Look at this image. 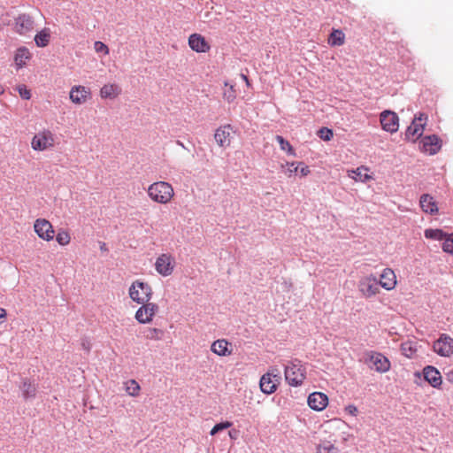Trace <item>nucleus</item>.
<instances>
[{
	"label": "nucleus",
	"instance_id": "obj_1",
	"mask_svg": "<svg viewBox=\"0 0 453 453\" xmlns=\"http://www.w3.org/2000/svg\"><path fill=\"white\" fill-rule=\"evenodd\" d=\"M150 197L159 203H166L173 196L172 186L165 181L151 184L148 188Z\"/></svg>",
	"mask_w": 453,
	"mask_h": 453
},
{
	"label": "nucleus",
	"instance_id": "obj_2",
	"mask_svg": "<svg viewBox=\"0 0 453 453\" xmlns=\"http://www.w3.org/2000/svg\"><path fill=\"white\" fill-rule=\"evenodd\" d=\"M433 350L440 357H450L453 356V338L447 334H441L433 342Z\"/></svg>",
	"mask_w": 453,
	"mask_h": 453
},
{
	"label": "nucleus",
	"instance_id": "obj_3",
	"mask_svg": "<svg viewBox=\"0 0 453 453\" xmlns=\"http://www.w3.org/2000/svg\"><path fill=\"white\" fill-rule=\"evenodd\" d=\"M305 379V369L301 365L291 364L285 367V380L292 387L301 386Z\"/></svg>",
	"mask_w": 453,
	"mask_h": 453
},
{
	"label": "nucleus",
	"instance_id": "obj_4",
	"mask_svg": "<svg viewBox=\"0 0 453 453\" xmlns=\"http://www.w3.org/2000/svg\"><path fill=\"white\" fill-rule=\"evenodd\" d=\"M426 120L427 116L423 113H419L418 117H415L411 126L406 130V138L412 142H415L417 139H418L424 132Z\"/></svg>",
	"mask_w": 453,
	"mask_h": 453
},
{
	"label": "nucleus",
	"instance_id": "obj_5",
	"mask_svg": "<svg viewBox=\"0 0 453 453\" xmlns=\"http://www.w3.org/2000/svg\"><path fill=\"white\" fill-rule=\"evenodd\" d=\"M280 380L281 377L280 374H274L271 372L263 374L259 380L261 391L265 395L273 394L276 391Z\"/></svg>",
	"mask_w": 453,
	"mask_h": 453
},
{
	"label": "nucleus",
	"instance_id": "obj_6",
	"mask_svg": "<svg viewBox=\"0 0 453 453\" xmlns=\"http://www.w3.org/2000/svg\"><path fill=\"white\" fill-rule=\"evenodd\" d=\"M441 148V140L435 134L426 135L419 142V149L423 153L434 155Z\"/></svg>",
	"mask_w": 453,
	"mask_h": 453
},
{
	"label": "nucleus",
	"instance_id": "obj_7",
	"mask_svg": "<svg viewBox=\"0 0 453 453\" xmlns=\"http://www.w3.org/2000/svg\"><path fill=\"white\" fill-rule=\"evenodd\" d=\"M136 311L135 319L141 324H146L152 320L153 316L158 311V305L154 303L145 302Z\"/></svg>",
	"mask_w": 453,
	"mask_h": 453
},
{
	"label": "nucleus",
	"instance_id": "obj_8",
	"mask_svg": "<svg viewBox=\"0 0 453 453\" xmlns=\"http://www.w3.org/2000/svg\"><path fill=\"white\" fill-rule=\"evenodd\" d=\"M35 232L37 235L45 240L50 241L54 237V230L50 222L45 219H38L34 224Z\"/></svg>",
	"mask_w": 453,
	"mask_h": 453
},
{
	"label": "nucleus",
	"instance_id": "obj_9",
	"mask_svg": "<svg viewBox=\"0 0 453 453\" xmlns=\"http://www.w3.org/2000/svg\"><path fill=\"white\" fill-rule=\"evenodd\" d=\"M424 380L434 388H440L442 384V377L437 368L433 365H426L423 368Z\"/></svg>",
	"mask_w": 453,
	"mask_h": 453
},
{
	"label": "nucleus",
	"instance_id": "obj_10",
	"mask_svg": "<svg viewBox=\"0 0 453 453\" xmlns=\"http://www.w3.org/2000/svg\"><path fill=\"white\" fill-rule=\"evenodd\" d=\"M366 363L368 364L370 368L380 372H387L390 367L389 360L380 353H375L371 355L366 359Z\"/></svg>",
	"mask_w": 453,
	"mask_h": 453
},
{
	"label": "nucleus",
	"instance_id": "obj_11",
	"mask_svg": "<svg viewBox=\"0 0 453 453\" xmlns=\"http://www.w3.org/2000/svg\"><path fill=\"white\" fill-rule=\"evenodd\" d=\"M51 146H53V137L49 131L35 134L32 140V148L35 150H44Z\"/></svg>",
	"mask_w": 453,
	"mask_h": 453
},
{
	"label": "nucleus",
	"instance_id": "obj_12",
	"mask_svg": "<svg viewBox=\"0 0 453 453\" xmlns=\"http://www.w3.org/2000/svg\"><path fill=\"white\" fill-rule=\"evenodd\" d=\"M307 403L311 409L319 411L327 406L328 397L322 392H313L308 396Z\"/></svg>",
	"mask_w": 453,
	"mask_h": 453
},
{
	"label": "nucleus",
	"instance_id": "obj_13",
	"mask_svg": "<svg viewBox=\"0 0 453 453\" xmlns=\"http://www.w3.org/2000/svg\"><path fill=\"white\" fill-rule=\"evenodd\" d=\"M380 120L383 130L390 133L396 132V113L395 111H383L380 113Z\"/></svg>",
	"mask_w": 453,
	"mask_h": 453
},
{
	"label": "nucleus",
	"instance_id": "obj_14",
	"mask_svg": "<svg viewBox=\"0 0 453 453\" xmlns=\"http://www.w3.org/2000/svg\"><path fill=\"white\" fill-rule=\"evenodd\" d=\"M155 268L157 272L163 276L171 275L173 271V265L172 263L171 256L167 254L160 255L157 258Z\"/></svg>",
	"mask_w": 453,
	"mask_h": 453
},
{
	"label": "nucleus",
	"instance_id": "obj_15",
	"mask_svg": "<svg viewBox=\"0 0 453 453\" xmlns=\"http://www.w3.org/2000/svg\"><path fill=\"white\" fill-rule=\"evenodd\" d=\"M34 27V20L28 14H20L15 19V31L20 35L31 31Z\"/></svg>",
	"mask_w": 453,
	"mask_h": 453
},
{
	"label": "nucleus",
	"instance_id": "obj_16",
	"mask_svg": "<svg viewBox=\"0 0 453 453\" xmlns=\"http://www.w3.org/2000/svg\"><path fill=\"white\" fill-rule=\"evenodd\" d=\"M189 47L196 52L204 53L210 50V45L203 36L199 34H192L188 38Z\"/></svg>",
	"mask_w": 453,
	"mask_h": 453
},
{
	"label": "nucleus",
	"instance_id": "obj_17",
	"mask_svg": "<svg viewBox=\"0 0 453 453\" xmlns=\"http://www.w3.org/2000/svg\"><path fill=\"white\" fill-rule=\"evenodd\" d=\"M233 127L231 125H225L223 127H219L214 134V138L216 142L220 147H226L230 144V131H232Z\"/></svg>",
	"mask_w": 453,
	"mask_h": 453
},
{
	"label": "nucleus",
	"instance_id": "obj_18",
	"mask_svg": "<svg viewBox=\"0 0 453 453\" xmlns=\"http://www.w3.org/2000/svg\"><path fill=\"white\" fill-rule=\"evenodd\" d=\"M379 286L380 285L375 278H366L360 281L359 290L365 296H372L379 291Z\"/></svg>",
	"mask_w": 453,
	"mask_h": 453
},
{
	"label": "nucleus",
	"instance_id": "obj_19",
	"mask_svg": "<svg viewBox=\"0 0 453 453\" xmlns=\"http://www.w3.org/2000/svg\"><path fill=\"white\" fill-rule=\"evenodd\" d=\"M379 283L382 288L388 290L395 288L396 285V275L395 272L392 269L386 268L380 274Z\"/></svg>",
	"mask_w": 453,
	"mask_h": 453
},
{
	"label": "nucleus",
	"instance_id": "obj_20",
	"mask_svg": "<svg viewBox=\"0 0 453 453\" xmlns=\"http://www.w3.org/2000/svg\"><path fill=\"white\" fill-rule=\"evenodd\" d=\"M420 345L417 341H407L401 344V351L408 358H416L419 356Z\"/></svg>",
	"mask_w": 453,
	"mask_h": 453
},
{
	"label": "nucleus",
	"instance_id": "obj_21",
	"mask_svg": "<svg viewBox=\"0 0 453 453\" xmlns=\"http://www.w3.org/2000/svg\"><path fill=\"white\" fill-rule=\"evenodd\" d=\"M419 203L422 211L426 213L435 214L438 212V206L434 198L428 194L421 196Z\"/></svg>",
	"mask_w": 453,
	"mask_h": 453
},
{
	"label": "nucleus",
	"instance_id": "obj_22",
	"mask_svg": "<svg viewBox=\"0 0 453 453\" xmlns=\"http://www.w3.org/2000/svg\"><path fill=\"white\" fill-rule=\"evenodd\" d=\"M89 95V90L82 86H75L70 91V99L74 104L84 103Z\"/></svg>",
	"mask_w": 453,
	"mask_h": 453
},
{
	"label": "nucleus",
	"instance_id": "obj_23",
	"mask_svg": "<svg viewBox=\"0 0 453 453\" xmlns=\"http://www.w3.org/2000/svg\"><path fill=\"white\" fill-rule=\"evenodd\" d=\"M229 345L230 343L225 339L217 340L211 344V350L219 356L226 357L231 354Z\"/></svg>",
	"mask_w": 453,
	"mask_h": 453
},
{
	"label": "nucleus",
	"instance_id": "obj_24",
	"mask_svg": "<svg viewBox=\"0 0 453 453\" xmlns=\"http://www.w3.org/2000/svg\"><path fill=\"white\" fill-rule=\"evenodd\" d=\"M20 389L25 400L34 399L36 396L37 386L27 379L23 380Z\"/></svg>",
	"mask_w": 453,
	"mask_h": 453
},
{
	"label": "nucleus",
	"instance_id": "obj_25",
	"mask_svg": "<svg viewBox=\"0 0 453 453\" xmlns=\"http://www.w3.org/2000/svg\"><path fill=\"white\" fill-rule=\"evenodd\" d=\"M50 39V31L45 27L39 31L35 36V42L37 47L44 48L48 46Z\"/></svg>",
	"mask_w": 453,
	"mask_h": 453
},
{
	"label": "nucleus",
	"instance_id": "obj_26",
	"mask_svg": "<svg viewBox=\"0 0 453 453\" xmlns=\"http://www.w3.org/2000/svg\"><path fill=\"white\" fill-rule=\"evenodd\" d=\"M30 58V52L26 47L19 48L14 56V60L18 68H22L26 65V60Z\"/></svg>",
	"mask_w": 453,
	"mask_h": 453
},
{
	"label": "nucleus",
	"instance_id": "obj_27",
	"mask_svg": "<svg viewBox=\"0 0 453 453\" xmlns=\"http://www.w3.org/2000/svg\"><path fill=\"white\" fill-rule=\"evenodd\" d=\"M345 42V35L340 29H333L328 37V43L331 46H341Z\"/></svg>",
	"mask_w": 453,
	"mask_h": 453
},
{
	"label": "nucleus",
	"instance_id": "obj_28",
	"mask_svg": "<svg viewBox=\"0 0 453 453\" xmlns=\"http://www.w3.org/2000/svg\"><path fill=\"white\" fill-rule=\"evenodd\" d=\"M352 173L354 174L352 178L356 181L366 183L367 181L372 179V176L368 173V169L363 166L352 170Z\"/></svg>",
	"mask_w": 453,
	"mask_h": 453
},
{
	"label": "nucleus",
	"instance_id": "obj_29",
	"mask_svg": "<svg viewBox=\"0 0 453 453\" xmlns=\"http://www.w3.org/2000/svg\"><path fill=\"white\" fill-rule=\"evenodd\" d=\"M119 91L118 87L113 84H106L104 85L100 91L101 96L103 98H110L112 99L119 95Z\"/></svg>",
	"mask_w": 453,
	"mask_h": 453
},
{
	"label": "nucleus",
	"instance_id": "obj_30",
	"mask_svg": "<svg viewBox=\"0 0 453 453\" xmlns=\"http://www.w3.org/2000/svg\"><path fill=\"white\" fill-rule=\"evenodd\" d=\"M277 142L280 145V148L281 150L286 151L288 155L296 156L295 149L293 146L289 143L288 140H286L281 135H276L275 137Z\"/></svg>",
	"mask_w": 453,
	"mask_h": 453
},
{
	"label": "nucleus",
	"instance_id": "obj_31",
	"mask_svg": "<svg viewBox=\"0 0 453 453\" xmlns=\"http://www.w3.org/2000/svg\"><path fill=\"white\" fill-rule=\"evenodd\" d=\"M136 285L139 289L142 291V296L144 298L145 302H149L152 296V288L147 283L140 280H136Z\"/></svg>",
	"mask_w": 453,
	"mask_h": 453
},
{
	"label": "nucleus",
	"instance_id": "obj_32",
	"mask_svg": "<svg viewBox=\"0 0 453 453\" xmlns=\"http://www.w3.org/2000/svg\"><path fill=\"white\" fill-rule=\"evenodd\" d=\"M425 236L427 239L439 240V241L443 240L444 241L445 238H447V236H449V234L444 233L441 229H426L425 231Z\"/></svg>",
	"mask_w": 453,
	"mask_h": 453
},
{
	"label": "nucleus",
	"instance_id": "obj_33",
	"mask_svg": "<svg viewBox=\"0 0 453 453\" xmlns=\"http://www.w3.org/2000/svg\"><path fill=\"white\" fill-rule=\"evenodd\" d=\"M136 281H134L129 288V296L133 301L137 303H144V298L140 296L139 290L137 289Z\"/></svg>",
	"mask_w": 453,
	"mask_h": 453
},
{
	"label": "nucleus",
	"instance_id": "obj_34",
	"mask_svg": "<svg viewBox=\"0 0 453 453\" xmlns=\"http://www.w3.org/2000/svg\"><path fill=\"white\" fill-rule=\"evenodd\" d=\"M338 449L330 441L319 444L317 448V453H338Z\"/></svg>",
	"mask_w": 453,
	"mask_h": 453
},
{
	"label": "nucleus",
	"instance_id": "obj_35",
	"mask_svg": "<svg viewBox=\"0 0 453 453\" xmlns=\"http://www.w3.org/2000/svg\"><path fill=\"white\" fill-rule=\"evenodd\" d=\"M141 388H140V385L138 384V382L134 380H129L127 382V388H126V390L127 392L132 395V396H136L139 395V391H140Z\"/></svg>",
	"mask_w": 453,
	"mask_h": 453
},
{
	"label": "nucleus",
	"instance_id": "obj_36",
	"mask_svg": "<svg viewBox=\"0 0 453 453\" xmlns=\"http://www.w3.org/2000/svg\"><path fill=\"white\" fill-rule=\"evenodd\" d=\"M317 135L321 140H323L325 142H329L334 136V132H333V129L323 127L318 130Z\"/></svg>",
	"mask_w": 453,
	"mask_h": 453
},
{
	"label": "nucleus",
	"instance_id": "obj_37",
	"mask_svg": "<svg viewBox=\"0 0 453 453\" xmlns=\"http://www.w3.org/2000/svg\"><path fill=\"white\" fill-rule=\"evenodd\" d=\"M233 426V423L231 421L226 420L219 423H217L211 430L210 434L215 435L219 434V432L227 429Z\"/></svg>",
	"mask_w": 453,
	"mask_h": 453
},
{
	"label": "nucleus",
	"instance_id": "obj_38",
	"mask_svg": "<svg viewBox=\"0 0 453 453\" xmlns=\"http://www.w3.org/2000/svg\"><path fill=\"white\" fill-rule=\"evenodd\" d=\"M16 90L19 94V96L24 100H29L31 98V91L27 88L25 84L18 85Z\"/></svg>",
	"mask_w": 453,
	"mask_h": 453
},
{
	"label": "nucleus",
	"instance_id": "obj_39",
	"mask_svg": "<svg viewBox=\"0 0 453 453\" xmlns=\"http://www.w3.org/2000/svg\"><path fill=\"white\" fill-rule=\"evenodd\" d=\"M442 250L444 252L453 255V233L445 238L442 243Z\"/></svg>",
	"mask_w": 453,
	"mask_h": 453
},
{
	"label": "nucleus",
	"instance_id": "obj_40",
	"mask_svg": "<svg viewBox=\"0 0 453 453\" xmlns=\"http://www.w3.org/2000/svg\"><path fill=\"white\" fill-rule=\"evenodd\" d=\"M56 240L60 245H66L70 242V235L65 231H60L56 235Z\"/></svg>",
	"mask_w": 453,
	"mask_h": 453
},
{
	"label": "nucleus",
	"instance_id": "obj_41",
	"mask_svg": "<svg viewBox=\"0 0 453 453\" xmlns=\"http://www.w3.org/2000/svg\"><path fill=\"white\" fill-rule=\"evenodd\" d=\"M163 334V331L161 329L157 328H150L148 330V334L146 335L147 338L150 339H158L160 338V335Z\"/></svg>",
	"mask_w": 453,
	"mask_h": 453
},
{
	"label": "nucleus",
	"instance_id": "obj_42",
	"mask_svg": "<svg viewBox=\"0 0 453 453\" xmlns=\"http://www.w3.org/2000/svg\"><path fill=\"white\" fill-rule=\"evenodd\" d=\"M95 50L98 53H104V54L109 53L108 46L99 41L95 42Z\"/></svg>",
	"mask_w": 453,
	"mask_h": 453
},
{
	"label": "nucleus",
	"instance_id": "obj_43",
	"mask_svg": "<svg viewBox=\"0 0 453 453\" xmlns=\"http://www.w3.org/2000/svg\"><path fill=\"white\" fill-rule=\"evenodd\" d=\"M224 97L228 103H231L235 99L236 96L234 90L233 89V86L230 87L229 91H226L224 93Z\"/></svg>",
	"mask_w": 453,
	"mask_h": 453
},
{
	"label": "nucleus",
	"instance_id": "obj_44",
	"mask_svg": "<svg viewBox=\"0 0 453 453\" xmlns=\"http://www.w3.org/2000/svg\"><path fill=\"white\" fill-rule=\"evenodd\" d=\"M345 410L349 414H350L352 416H356L358 411L357 408L352 404L348 405Z\"/></svg>",
	"mask_w": 453,
	"mask_h": 453
},
{
	"label": "nucleus",
	"instance_id": "obj_45",
	"mask_svg": "<svg viewBox=\"0 0 453 453\" xmlns=\"http://www.w3.org/2000/svg\"><path fill=\"white\" fill-rule=\"evenodd\" d=\"M298 169H299V167L296 162H292L291 164H289L288 171L290 173H297Z\"/></svg>",
	"mask_w": 453,
	"mask_h": 453
},
{
	"label": "nucleus",
	"instance_id": "obj_46",
	"mask_svg": "<svg viewBox=\"0 0 453 453\" xmlns=\"http://www.w3.org/2000/svg\"><path fill=\"white\" fill-rule=\"evenodd\" d=\"M228 434L231 439L235 440L239 434V431L236 429H232V430H229Z\"/></svg>",
	"mask_w": 453,
	"mask_h": 453
},
{
	"label": "nucleus",
	"instance_id": "obj_47",
	"mask_svg": "<svg viewBox=\"0 0 453 453\" xmlns=\"http://www.w3.org/2000/svg\"><path fill=\"white\" fill-rule=\"evenodd\" d=\"M300 173L302 176H306L310 173V169L307 165L305 166H303L301 169H300Z\"/></svg>",
	"mask_w": 453,
	"mask_h": 453
},
{
	"label": "nucleus",
	"instance_id": "obj_48",
	"mask_svg": "<svg viewBox=\"0 0 453 453\" xmlns=\"http://www.w3.org/2000/svg\"><path fill=\"white\" fill-rule=\"evenodd\" d=\"M447 380H448V381H449L450 383L453 384V371H449L447 373Z\"/></svg>",
	"mask_w": 453,
	"mask_h": 453
},
{
	"label": "nucleus",
	"instance_id": "obj_49",
	"mask_svg": "<svg viewBox=\"0 0 453 453\" xmlns=\"http://www.w3.org/2000/svg\"><path fill=\"white\" fill-rule=\"evenodd\" d=\"M7 315L6 311L3 308H0V319L5 318Z\"/></svg>",
	"mask_w": 453,
	"mask_h": 453
},
{
	"label": "nucleus",
	"instance_id": "obj_50",
	"mask_svg": "<svg viewBox=\"0 0 453 453\" xmlns=\"http://www.w3.org/2000/svg\"><path fill=\"white\" fill-rule=\"evenodd\" d=\"M242 78H243V80H245V81H246L247 85L249 86V85H250V83H249V81H248L247 76L242 74Z\"/></svg>",
	"mask_w": 453,
	"mask_h": 453
},
{
	"label": "nucleus",
	"instance_id": "obj_51",
	"mask_svg": "<svg viewBox=\"0 0 453 453\" xmlns=\"http://www.w3.org/2000/svg\"><path fill=\"white\" fill-rule=\"evenodd\" d=\"M177 142H178V144H180V146H182L183 148H185V147H184V145H183V143H181L180 141H178Z\"/></svg>",
	"mask_w": 453,
	"mask_h": 453
}]
</instances>
